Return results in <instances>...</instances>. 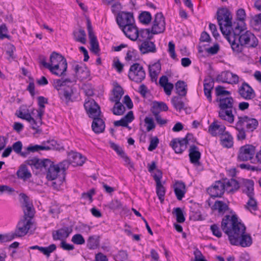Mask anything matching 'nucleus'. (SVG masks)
Instances as JSON below:
<instances>
[{
  "label": "nucleus",
  "mask_w": 261,
  "mask_h": 261,
  "mask_svg": "<svg viewBox=\"0 0 261 261\" xmlns=\"http://www.w3.org/2000/svg\"><path fill=\"white\" fill-rule=\"evenodd\" d=\"M216 95L217 96L224 97L225 95H230V92L224 89L222 86L219 85L215 88Z\"/></svg>",
  "instance_id": "nucleus-57"
},
{
  "label": "nucleus",
  "mask_w": 261,
  "mask_h": 261,
  "mask_svg": "<svg viewBox=\"0 0 261 261\" xmlns=\"http://www.w3.org/2000/svg\"><path fill=\"white\" fill-rule=\"evenodd\" d=\"M175 89L178 95L185 96L188 91V85L185 81L179 80L175 84Z\"/></svg>",
  "instance_id": "nucleus-36"
},
{
  "label": "nucleus",
  "mask_w": 261,
  "mask_h": 261,
  "mask_svg": "<svg viewBox=\"0 0 261 261\" xmlns=\"http://www.w3.org/2000/svg\"><path fill=\"white\" fill-rule=\"evenodd\" d=\"M255 153V146L250 144H246L240 148L237 159L239 161L242 162L250 160L253 158Z\"/></svg>",
  "instance_id": "nucleus-10"
},
{
  "label": "nucleus",
  "mask_w": 261,
  "mask_h": 261,
  "mask_svg": "<svg viewBox=\"0 0 261 261\" xmlns=\"http://www.w3.org/2000/svg\"><path fill=\"white\" fill-rule=\"evenodd\" d=\"M71 164L74 166H82L85 162V158L78 152L71 151L68 154Z\"/></svg>",
  "instance_id": "nucleus-32"
},
{
  "label": "nucleus",
  "mask_w": 261,
  "mask_h": 261,
  "mask_svg": "<svg viewBox=\"0 0 261 261\" xmlns=\"http://www.w3.org/2000/svg\"><path fill=\"white\" fill-rule=\"evenodd\" d=\"M25 163L31 166H34L37 169L42 170L43 169L45 170V168L48 166V164H50V160L47 159L41 160L35 157L26 160Z\"/></svg>",
  "instance_id": "nucleus-20"
},
{
  "label": "nucleus",
  "mask_w": 261,
  "mask_h": 261,
  "mask_svg": "<svg viewBox=\"0 0 261 261\" xmlns=\"http://www.w3.org/2000/svg\"><path fill=\"white\" fill-rule=\"evenodd\" d=\"M144 122L147 125L146 130L147 132H149L155 128V125L153 118L146 117L144 119Z\"/></svg>",
  "instance_id": "nucleus-60"
},
{
  "label": "nucleus",
  "mask_w": 261,
  "mask_h": 261,
  "mask_svg": "<svg viewBox=\"0 0 261 261\" xmlns=\"http://www.w3.org/2000/svg\"><path fill=\"white\" fill-rule=\"evenodd\" d=\"M116 21L120 28H125L126 25L134 22L133 15L129 12H121L118 14Z\"/></svg>",
  "instance_id": "nucleus-17"
},
{
  "label": "nucleus",
  "mask_w": 261,
  "mask_h": 261,
  "mask_svg": "<svg viewBox=\"0 0 261 261\" xmlns=\"http://www.w3.org/2000/svg\"><path fill=\"white\" fill-rule=\"evenodd\" d=\"M159 143V139L157 137H151L150 138V144L148 147V150L152 151L155 149Z\"/></svg>",
  "instance_id": "nucleus-59"
},
{
  "label": "nucleus",
  "mask_w": 261,
  "mask_h": 261,
  "mask_svg": "<svg viewBox=\"0 0 261 261\" xmlns=\"http://www.w3.org/2000/svg\"><path fill=\"white\" fill-rule=\"evenodd\" d=\"M174 189L177 199L178 200H181L186 192L185 183L182 181H177L174 185Z\"/></svg>",
  "instance_id": "nucleus-34"
},
{
  "label": "nucleus",
  "mask_w": 261,
  "mask_h": 261,
  "mask_svg": "<svg viewBox=\"0 0 261 261\" xmlns=\"http://www.w3.org/2000/svg\"><path fill=\"white\" fill-rule=\"evenodd\" d=\"M225 126L219 125L216 122H213L208 127V133L213 136L222 135L225 133Z\"/></svg>",
  "instance_id": "nucleus-31"
},
{
  "label": "nucleus",
  "mask_w": 261,
  "mask_h": 261,
  "mask_svg": "<svg viewBox=\"0 0 261 261\" xmlns=\"http://www.w3.org/2000/svg\"><path fill=\"white\" fill-rule=\"evenodd\" d=\"M180 95L173 96L171 98V102L174 108L179 111H181L184 108L185 103L182 100V97Z\"/></svg>",
  "instance_id": "nucleus-40"
},
{
  "label": "nucleus",
  "mask_w": 261,
  "mask_h": 261,
  "mask_svg": "<svg viewBox=\"0 0 261 261\" xmlns=\"http://www.w3.org/2000/svg\"><path fill=\"white\" fill-rule=\"evenodd\" d=\"M221 145L226 148H230L233 145V138L228 132H225L221 136Z\"/></svg>",
  "instance_id": "nucleus-38"
},
{
  "label": "nucleus",
  "mask_w": 261,
  "mask_h": 261,
  "mask_svg": "<svg viewBox=\"0 0 261 261\" xmlns=\"http://www.w3.org/2000/svg\"><path fill=\"white\" fill-rule=\"evenodd\" d=\"M38 99V105L39 107V110H36V111L38 112L37 114V118L39 119V122L40 124L42 123V117L44 114V111L43 109L45 108L44 104L48 103V99L46 98H45L43 96H40L37 98Z\"/></svg>",
  "instance_id": "nucleus-35"
},
{
  "label": "nucleus",
  "mask_w": 261,
  "mask_h": 261,
  "mask_svg": "<svg viewBox=\"0 0 261 261\" xmlns=\"http://www.w3.org/2000/svg\"><path fill=\"white\" fill-rule=\"evenodd\" d=\"M50 149V148L48 147L45 146L43 145H35L34 146L33 145H30L27 148H26V152L27 153V156L29 155V154L31 152H37L39 150H49Z\"/></svg>",
  "instance_id": "nucleus-49"
},
{
  "label": "nucleus",
  "mask_w": 261,
  "mask_h": 261,
  "mask_svg": "<svg viewBox=\"0 0 261 261\" xmlns=\"http://www.w3.org/2000/svg\"><path fill=\"white\" fill-rule=\"evenodd\" d=\"M230 74L231 72L229 71H222L217 76L215 80L218 83L228 84Z\"/></svg>",
  "instance_id": "nucleus-44"
},
{
  "label": "nucleus",
  "mask_w": 261,
  "mask_h": 261,
  "mask_svg": "<svg viewBox=\"0 0 261 261\" xmlns=\"http://www.w3.org/2000/svg\"><path fill=\"white\" fill-rule=\"evenodd\" d=\"M16 174L18 178L24 180L30 178L32 176L31 172L27 168V165L24 164L20 166Z\"/></svg>",
  "instance_id": "nucleus-39"
},
{
  "label": "nucleus",
  "mask_w": 261,
  "mask_h": 261,
  "mask_svg": "<svg viewBox=\"0 0 261 261\" xmlns=\"http://www.w3.org/2000/svg\"><path fill=\"white\" fill-rule=\"evenodd\" d=\"M84 107L89 117L94 119L100 117L101 114L100 107L94 99H91L86 101Z\"/></svg>",
  "instance_id": "nucleus-12"
},
{
  "label": "nucleus",
  "mask_w": 261,
  "mask_h": 261,
  "mask_svg": "<svg viewBox=\"0 0 261 261\" xmlns=\"http://www.w3.org/2000/svg\"><path fill=\"white\" fill-rule=\"evenodd\" d=\"M163 173L160 169L156 170L155 173L153 176L154 180L156 182V192L161 203H163L165 194V189L161 183Z\"/></svg>",
  "instance_id": "nucleus-14"
},
{
  "label": "nucleus",
  "mask_w": 261,
  "mask_h": 261,
  "mask_svg": "<svg viewBox=\"0 0 261 261\" xmlns=\"http://www.w3.org/2000/svg\"><path fill=\"white\" fill-rule=\"evenodd\" d=\"M106 206L113 211L123 209L122 203L118 199L112 200Z\"/></svg>",
  "instance_id": "nucleus-52"
},
{
  "label": "nucleus",
  "mask_w": 261,
  "mask_h": 261,
  "mask_svg": "<svg viewBox=\"0 0 261 261\" xmlns=\"http://www.w3.org/2000/svg\"><path fill=\"white\" fill-rule=\"evenodd\" d=\"M73 82L70 78L58 79L54 81V87L59 91V97L66 103L72 101V96L74 93V88L71 86H67L68 83Z\"/></svg>",
  "instance_id": "nucleus-6"
},
{
  "label": "nucleus",
  "mask_w": 261,
  "mask_h": 261,
  "mask_svg": "<svg viewBox=\"0 0 261 261\" xmlns=\"http://www.w3.org/2000/svg\"><path fill=\"white\" fill-rule=\"evenodd\" d=\"M71 241L76 245H82L85 243L84 237L82 234L79 233L75 234L72 237Z\"/></svg>",
  "instance_id": "nucleus-58"
},
{
  "label": "nucleus",
  "mask_w": 261,
  "mask_h": 261,
  "mask_svg": "<svg viewBox=\"0 0 261 261\" xmlns=\"http://www.w3.org/2000/svg\"><path fill=\"white\" fill-rule=\"evenodd\" d=\"M15 50V47L13 44L8 43L6 45V53L8 56L7 59L10 62L16 59V56L14 55Z\"/></svg>",
  "instance_id": "nucleus-45"
},
{
  "label": "nucleus",
  "mask_w": 261,
  "mask_h": 261,
  "mask_svg": "<svg viewBox=\"0 0 261 261\" xmlns=\"http://www.w3.org/2000/svg\"><path fill=\"white\" fill-rule=\"evenodd\" d=\"M222 181L223 184H225V190L228 193H233L240 188L239 182L233 178H231L230 180L225 179Z\"/></svg>",
  "instance_id": "nucleus-29"
},
{
  "label": "nucleus",
  "mask_w": 261,
  "mask_h": 261,
  "mask_svg": "<svg viewBox=\"0 0 261 261\" xmlns=\"http://www.w3.org/2000/svg\"><path fill=\"white\" fill-rule=\"evenodd\" d=\"M173 213L175 214L177 222L183 223L185 221V217L183 212L180 207L174 208L173 209Z\"/></svg>",
  "instance_id": "nucleus-53"
},
{
  "label": "nucleus",
  "mask_w": 261,
  "mask_h": 261,
  "mask_svg": "<svg viewBox=\"0 0 261 261\" xmlns=\"http://www.w3.org/2000/svg\"><path fill=\"white\" fill-rule=\"evenodd\" d=\"M168 52L172 59H176V55L175 51V44L172 41H170L168 43Z\"/></svg>",
  "instance_id": "nucleus-63"
},
{
  "label": "nucleus",
  "mask_w": 261,
  "mask_h": 261,
  "mask_svg": "<svg viewBox=\"0 0 261 261\" xmlns=\"http://www.w3.org/2000/svg\"><path fill=\"white\" fill-rule=\"evenodd\" d=\"M121 28L125 36L131 40L136 41L139 37V30L134 23Z\"/></svg>",
  "instance_id": "nucleus-22"
},
{
  "label": "nucleus",
  "mask_w": 261,
  "mask_h": 261,
  "mask_svg": "<svg viewBox=\"0 0 261 261\" xmlns=\"http://www.w3.org/2000/svg\"><path fill=\"white\" fill-rule=\"evenodd\" d=\"M74 39L83 44H85L86 42V34L85 31L82 29H79L78 31H74L73 32Z\"/></svg>",
  "instance_id": "nucleus-43"
},
{
  "label": "nucleus",
  "mask_w": 261,
  "mask_h": 261,
  "mask_svg": "<svg viewBox=\"0 0 261 261\" xmlns=\"http://www.w3.org/2000/svg\"><path fill=\"white\" fill-rule=\"evenodd\" d=\"M92 129L96 134H100L104 132L105 123L104 121L100 117H96L93 119Z\"/></svg>",
  "instance_id": "nucleus-27"
},
{
  "label": "nucleus",
  "mask_w": 261,
  "mask_h": 261,
  "mask_svg": "<svg viewBox=\"0 0 261 261\" xmlns=\"http://www.w3.org/2000/svg\"><path fill=\"white\" fill-rule=\"evenodd\" d=\"M231 240L232 242L231 243V245L236 246L240 245L243 247H249L252 244L251 237L250 234H246L245 233L241 235L239 238H232Z\"/></svg>",
  "instance_id": "nucleus-19"
},
{
  "label": "nucleus",
  "mask_w": 261,
  "mask_h": 261,
  "mask_svg": "<svg viewBox=\"0 0 261 261\" xmlns=\"http://www.w3.org/2000/svg\"><path fill=\"white\" fill-rule=\"evenodd\" d=\"M8 29L6 25L4 23L0 26V40L4 39L5 38L10 39V36L7 34Z\"/></svg>",
  "instance_id": "nucleus-61"
},
{
  "label": "nucleus",
  "mask_w": 261,
  "mask_h": 261,
  "mask_svg": "<svg viewBox=\"0 0 261 261\" xmlns=\"http://www.w3.org/2000/svg\"><path fill=\"white\" fill-rule=\"evenodd\" d=\"M56 245L54 244H52L48 247H42L40 252L48 257L50 256L51 253L56 250Z\"/></svg>",
  "instance_id": "nucleus-56"
},
{
  "label": "nucleus",
  "mask_w": 261,
  "mask_h": 261,
  "mask_svg": "<svg viewBox=\"0 0 261 261\" xmlns=\"http://www.w3.org/2000/svg\"><path fill=\"white\" fill-rule=\"evenodd\" d=\"M32 225L31 219L22 218L18 222L15 230V236L18 237H23L27 234Z\"/></svg>",
  "instance_id": "nucleus-13"
},
{
  "label": "nucleus",
  "mask_w": 261,
  "mask_h": 261,
  "mask_svg": "<svg viewBox=\"0 0 261 261\" xmlns=\"http://www.w3.org/2000/svg\"><path fill=\"white\" fill-rule=\"evenodd\" d=\"M139 19L142 23L147 25L150 23L152 19V16L150 12L148 11L142 12L139 15Z\"/></svg>",
  "instance_id": "nucleus-47"
},
{
  "label": "nucleus",
  "mask_w": 261,
  "mask_h": 261,
  "mask_svg": "<svg viewBox=\"0 0 261 261\" xmlns=\"http://www.w3.org/2000/svg\"><path fill=\"white\" fill-rule=\"evenodd\" d=\"M19 198L24 213L23 218L32 220L34 215V208L29 201V197L25 194L21 193L19 195Z\"/></svg>",
  "instance_id": "nucleus-9"
},
{
  "label": "nucleus",
  "mask_w": 261,
  "mask_h": 261,
  "mask_svg": "<svg viewBox=\"0 0 261 261\" xmlns=\"http://www.w3.org/2000/svg\"><path fill=\"white\" fill-rule=\"evenodd\" d=\"M140 51L143 54L148 53H155L156 51L155 45L154 42L144 40L139 46Z\"/></svg>",
  "instance_id": "nucleus-30"
},
{
  "label": "nucleus",
  "mask_w": 261,
  "mask_h": 261,
  "mask_svg": "<svg viewBox=\"0 0 261 261\" xmlns=\"http://www.w3.org/2000/svg\"><path fill=\"white\" fill-rule=\"evenodd\" d=\"M216 101L219 102V117L222 120L232 123L234 121V116L232 114L234 100L231 96L217 97Z\"/></svg>",
  "instance_id": "nucleus-4"
},
{
  "label": "nucleus",
  "mask_w": 261,
  "mask_h": 261,
  "mask_svg": "<svg viewBox=\"0 0 261 261\" xmlns=\"http://www.w3.org/2000/svg\"><path fill=\"white\" fill-rule=\"evenodd\" d=\"M128 76L131 81L139 83L145 79L146 73L143 67L136 63L130 66Z\"/></svg>",
  "instance_id": "nucleus-8"
},
{
  "label": "nucleus",
  "mask_w": 261,
  "mask_h": 261,
  "mask_svg": "<svg viewBox=\"0 0 261 261\" xmlns=\"http://www.w3.org/2000/svg\"><path fill=\"white\" fill-rule=\"evenodd\" d=\"M253 197H248L249 199L245 205V208L249 211H256L257 209V202Z\"/></svg>",
  "instance_id": "nucleus-55"
},
{
  "label": "nucleus",
  "mask_w": 261,
  "mask_h": 261,
  "mask_svg": "<svg viewBox=\"0 0 261 261\" xmlns=\"http://www.w3.org/2000/svg\"><path fill=\"white\" fill-rule=\"evenodd\" d=\"M11 147L12 148V150H13L16 153L20 154L23 158H26L27 156L26 150L24 151H21L22 148V144L21 141H18L14 143Z\"/></svg>",
  "instance_id": "nucleus-46"
},
{
  "label": "nucleus",
  "mask_w": 261,
  "mask_h": 261,
  "mask_svg": "<svg viewBox=\"0 0 261 261\" xmlns=\"http://www.w3.org/2000/svg\"><path fill=\"white\" fill-rule=\"evenodd\" d=\"M225 190V184L221 180H217L207 189V192L211 197L216 198L222 197Z\"/></svg>",
  "instance_id": "nucleus-15"
},
{
  "label": "nucleus",
  "mask_w": 261,
  "mask_h": 261,
  "mask_svg": "<svg viewBox=\"0 0 261 261\" xmlns=\"http://www.w3.org/2000/svg\"><path fill=\"white\" fill-rule=\"evenodd\" d=\"M70 161L67 160H64L62 162L59 163L58 164H57V167H58L60 169V171L61 172V176H62V179L65 178V171L68 168L69 165H70Z\"/></svg>",
  "instance_id": "nucleus-48"
},
{
  "label": "nucleus",
  "mask_w": 261,
  "mask_h": 261,
  "mask_svg": "<svg viewBox=\"0 0 261 261\" xmlns=\"http://www.w3.org/2000/svg\"><path fill=\"white\" fill-rule=\"evenodd\" d=\"M168 110L167 105L164 102L154 101L151 108L152 113L157 112L160 113L161 111H167Z\"/></svg>",
  "instance_id": "nucleus-41"
},
{
  "label": "nucleus",
  "mask_w": 261,
  "mask_h": 261,
  "mask_svg": "<svg viewBox=\"0 0 261 261\" xmlns=\"http://www.w3.org/2000/svg\"><path fill=\"white\" fill-rule=\"evenodd\" d=\"M72 229L69 227H64L57 230L53 231V239L55 241L66 239L71 233Z\"/></svg>",
  "instance_id": "nucleus-24"
},
{
  "label": "nucleus",
  "mask_w": 261,
  "mask_h": 261,
  "mask_svg": "<svg viewBox=\"0 0 261 261\" xmlns=\"http://www.w3.org/2000/svg\"><path fill=\"white\" fill-rule=\"evenodd\" d=\"M254 182L251 179H244L242 186L243 193L246 194L248 197L254 196L253 192Z\"/></svg>",
  "instance_id": "nucleus-33"
},
{
  "label": "nucleus",
  "mask_w": 261,
  "mask_h": 261,
  "mask_svg": "<svg viewBox=\"0 0 261 261\" xmlns=\"http://www.w3.org/2000/svg\"><path fill=\"white\" fill-rule=\"evenodd\" d=\"M115 105L113 108L112 112L115 115H122L124 114L125 108L124 106L119 101V102H114Z\"/></svg>",
  "instance_id": "nucleus-51"
},
{
  "label": "nucleus",
  "mask_w": 261,
  "mask_h": 261,
  "mask_svg": "<svg viewBox=\"0 0 261 261\" xmlns=\"http://www.w3.org/2000/svg\"><path fill=\"white\" fill-rule=\"evenodd\" d=\"M87 27L88 37L90 40V50L95 55L99 56L100 48L96 36L95 35L91 21L87 19Z\"/></svg>",
  "instance_id": "nucleus-11"
},
{
  "label": "nucleus",
  "mask_w": 261,
  "mask_h": 261,
  "mask_svg": "<svg viewBox=\"0 0 261 261\" xmlns=\"http://www.w3.org/2000/svg\"><path fill=\"white\" fill-rule=\"evenodd\" d=\"M228 208V205L223 201L219 200L216 201L212 207L213 210H218L219 213L222 214H223Z\"/></svg>",
  "instance_id": "nucleus-42"
},
{
  "label": "nucleus",
  "mask_w": 261,
  "mask_h": 261,
  "mask_svg": "<svg viewBox=\"0 0 261 261\" xmlns=\"http://www.w3.org/2000/svg\"><path fill=\"white\" fill-rule=\"evenodd\" d=\"M189 156L191 163L196 166L200 165V159L201 153L198 150V147L195 145H191L189 149Z\"/></svg>",
  "instance_id": "nucleus-23"
},
{
  "label": "nucleus",
  "mask_w": 261,
  "mask_h": 261,
  "mask_svg": "<svg viewBox=\"0 0 261 261\" xmlns=\"http://www.w3.org/2000/svg\"><path fill=\"white\" fill-rule=\"evenodd\" d=\"M239 124H241L243 127H245L248 132H252L256 128L258 125V121L255 118H250L247 116L243 117H238Z\"/></svg>",
  "instance_id": "nucleus-16"
},
{
  "label": "nucleus",
  "mask_w": 261,
  "mask_h": 261,
  "mask_svg": "<svg viewBox=\"0 0 261 261\" xmlns=\"http://www.w3.org/2000/svg\"><path fill=\"white\" fill-rule=\"evenodd\" d=\"M110 145L111 148L114 150L119 156H121L125 153L123 149L115 143L110 142Z\"/></svg>",
  "instance_id": "nucleus-62"
},
{
  "label": "nucleus",
  "mask_w": 261,
  "mask_h": 261,
  "mask_svg": "<svg viewBox=\"0 0 261 261\" xmlns=\"http://www.w3.org/2000/svg\"><path fill=\"white\" fill-rule=\"evenodd\" d=\"M236 128L238 131V134H237L238 139L239 140L245 139L246 138L245 127L237 122L236 124Z\"/></svg>",
  "instance_id": "nucleus-54"
},
{
  "label": "nucleus",
  "mask_w": 261,
  "mask_h": 261,
  "mask_svg": "<svg viewBox=\"0 0 261 261\" xmlns=\"http://www.w3.org/2000/svg\"><path fill=\"white\" fill-rule=\"evenodd\" d=\"M246 18V13L243 9H239L237 12V20H239L243 22L245 20Z\"/></svg>",
  "instance_id": "nucleus-64"
},
{
  "label": "nucleus",
  "mask_w": 261,
  "mask_h": 261,
  "mask_svg": "<svg viewBox=\"0 0 261 261\" xmlns=\"http://www.w3.org/2000/svg\"><path fill=\"white\" fill-rule=\"evenodd\" d=\"M124 94V91L122 87L117 85L113 90V96L110 98L112 102H119L120 100L122 95Z\"/></svg>",
  "instance_id": "nucleus-37"
},
{
  "label": "nucleus",
  "mask_w": 261,
  "mask_h": 261,
  "mask_svg": "<svg viewBox=\"0 0 261 261\" xmlns=\"http://www.w3.org/2000/svg\"><path fill=\"white\" fill-rule=\"evenodd\" d=\"M238 93L242 98L246 100L252 99L256 96L254 90L245 82L239 88Z\"/></svg>",
  "instance_id": "nucleus-18"
},
{
  "label": "nucleus",
  "mask_w": 261,
  "mask_h": 261,
  "mask_svg": "<svg viewBox=\"0 0 261 261\" xmlns=\"http://www.w3.org/2000/svg\"><path fill=\"white\" fill-rule=\"evenodd\" d=\"M51 67L50 71L56 75L62 76L66 75L67 69L66 59L61 54L54 51L50 56Z\"/></svg>",
  "instance_id": "nucleus-5"
},
{
  "label": "nucleus",
  "mask_w": 261,
  "mask_h": 261,
  "mask_svg": "<svg viewBox=\"0 0 261 261\" xmlns=\"http://www.w3.org/2000/svg\"><path fill=\"white\" fill-rule=\"evenodd\" d=\"M73 70L77 76H79L81 80H85L88 79L90 75V71L87 67H82L76 64L73 67Z\"/></svg>",
  "instance_id": "nucleus-28"
},
{
  "label": "nucleus",
  "mask_w": 261,
  "mask_h": 261,
  "mask_svg": "<svg viewBox=\"0 0 261 261\" xmlns=\"http://www.w3.org/2000/svg\"><path fill=\"white\" fill-rule=\"evenodd\" d=\"M233 27L229 36L225 37L233 52H242L244 46L248 48H254L258 45V39L252 33L249 31L244 32V30L238 22H234Z\"/></svg>",
  "instance_id": "nucleus-1"
},
{
  "label": "nucleus",
  "mask_w": 261,
  "mask_h": 261,
  "mask_svg": "<svg viewBox=\"0 0 261 261\" xmlns=\"http://www.w3.org/2000/svg\"><path fill=\"white\" fill-rule=\"evenodd\" d=\"M214 85V80L210 77L208 80H204V93L210 102H212V91Z\"/></svg>",
  "instance_id": "nucleus-26"
},
{
  "label": "nucleus",
  "mask_w": 261,
  "mask_h": 261,
  "mask_svg": "<svg viewBox=\"0 0 261 261\" xmlns=\"http://www.w3.org/2000/svg\"><path fill=\"white\" fill-rule=\"evenodd\" d=\"M217 19L220 30L225 37L229 36L233 29V23H232V15L227 8H219L217 12Z\"/></svg>",
  "instance_id": "nucleus-3"
},
{
  "label": "nucleus",
  "mask_w": 261,
  "mask_h": 261,
  "mask_svg": "<svg viewBox=\"0 0 261 261\" xmlns=\"http://www.w3.org/2000/svg\"><path fill=\"white\" fill-rule=\"evenodd\" d=\"M46 172V178L48 180H54L59 177L61 175V172L58 167L54 165V163L50 160V164L44 170Z\"/></svg>",
  "instance_id": "nucleus-21"
},
{
  "label": "nucleus",
  "mask_w": 261,
  "mask_h": 261,
  "mask_svg": "<svg viewBox=\"0 0 261 261\" xmlns=\"http://www.w3.org/2000/svg\"><path fill=\"white\" fill-rule=\"evenodd\" d=\"M165 17L163 13L162 12L158 13L154 16L151 30H150L149 29H141L139 31V36L140 35L141 38L145 39L150 33L158 34L163 33L165 30Z\"/></svg>",
  "instance_id": "nucleus-7"
},
{
  "label": "nucleus",
  "mask_w": 261,
  "mask_h": 261,
  "mask_svg": "<svg viewBox=\"0 0 261 261\" xmlns=\"http://www.w3.org/2000/svg\"><path fill=\"white\" fill-rule=\"evenodd\" d=\"M98 237L96 236H90L87 240V247L89 249H95L99 245Z\"/></svg>",
  "instance_id": "nucleus-50"
},
{
  "label": "nucleus",
  "mask_w": 261,
  "mask_h": 261,
  "mask_svg": "<svg viewBox=\"0 0 261 261\" xmlns=\"http://www.w3.org/2000/svg\"><path fill=\"white\" fill-rule=\"evenodd\" d=\"M222 230L228 237L231 244L232 238H238L246 231V227L243 223L239 222L236 215L230 216L227 215L224 217L221 222Z\"/></svg>",
  "instance_id": "nucleus-2"
},
{
  "label": "nucleus",
  "mask_w": 261,
  "mask_h": 261,
  "mask_svg": "<svg viewBox=\"0 0 261 261\" xmlns=\"http://www.w3.org/2000/svg\"><path fill=\"white\" fill-rule=\"evenodd\" d=\"M170 145L176 153H182L187 148L186 142H184L181 138H174L170 142Z\"/></svg>",
  "instance_id": "nucleus-25"
}]
</instances>
